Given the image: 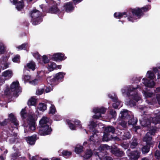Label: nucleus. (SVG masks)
<instances>
[{
    "label": "nucleus",
    "mask_w": 160,
    "mask_h": 160,
    "mask_svg": "<svg viewBox=\"0 0 160 160\" xmlns=\"http://www.w3.org/2000/svg\"><path fill=\"white\" fill-rule=\"evenodd\" d=\"M65 73L60 72L56 73L55 76L47 77V80L48 82L51 85H56L60 82L63 81Z\"/></svg>",
    "instance_id": "nucleus-3"
},
{
    "label": "nucleus",
    "mask_w": 160,
    "mask_h": 160,
    "mask_svg": "<svg viewBox=\"0 0 160 160\" xmlns=\"http://www.w3.org/2000/svg\"><path fill=\"white\" fill-rule=\"evenodd\" d=\"M72 122H73L76 125L80 127L81 126V122L79 120L75 119L74 121H72Z\"/></svg>",
    "instance_id": "nucleus-54"
},
{
    "label": "nucleus",
    "mask_w": 160,
    "mask_h": 160,
    "mask_svg": "<svg viewBox=\"0 0 160 160\" xmlns=\"http://www.w3.org/2000/svg\"><path fill=\"white\" fill-rule=\"evenodd\" d=\"M110 150L111 153L116 156L122 157L124 154L123 151L115 146H112Z\"/></svg>",
    "instance_id": "nucleus-11"
},
{
    "label": "nucleus",
    "mask_w": 160,
    "mask_h": 160,
    "mask_svg": "<svg viewBox=\"0 0 160 160\" xmlns=\"http://www.w3.org/2000/svg\"><path fill=\"white\" fill-rule=\"evenodd\" d=\"M94 153V154L96 156H98L100 158V154L98 152H96L95 150L93 151V152H92V150L90 149H87L86 151L85 154L84 155L83 157L85 159H88L90 158Z\"/></svg>",
    "instance_id": "nucleus-13"
},
{
    "label": "nucleus",
    "mask_w": 160,
    "mask_h": 160,
    "mask_svg": "<svg viewBox=\"0 0 160 160\" xmlns=\"http://www.w3.org/2000/svg\"><path fill=\"white\" fill-rule=\"evenodd\" d=\"M131 115L130 112L126 109H123L121 112L119 117L122 119L127 121L130 118Z\"/></svg>",
    "instance_id": "nucleus-12"
},
{
    "label": "nucleus",
    "mask_w": 160,
    "mask_h": 160,
    "mask_svg": "<svg viewBox=\"0 0 160 160\" xmlns=\"http://www.w3.org/2000/svg\"><path fill=\"white\" fill-rule=\"evenodd\" d=\"M140 128H141V127L140 126H136L135 125V126H132V129L134 131V132L136 133L137 132V130L138 129H140Z\"/></svg>",
    "instance_id": "nucleus-53"
},
{
    "label": "nucleus",
    "mask_w": 160,
    "mask_h": 160,
    "mask_svg": "<svg viewBox=\"0 0 160 160\" xmlns=\"http://www.w3.org/2000/svg\"><path fill=\"white\" fill-rule=\"evenodd\" d=\"M5 47L3 45H0V54H3L5 52Z\"/></svg>",
    "instance_id": "nucleus-52"
},
{
    "label": "nucleus",
    "mask_w": 160,
    "mask_h": 160,
    "mask_svg": "<svg viewBox=\"0 0 160 160\" xmlns=\"http://www.w3.org/2000/svg\"><path fill=\"white\" fill-rule=\"evenodd\" d=\"M28 48H29V46L27 43L22 44V45L18 46L17 47V48L19 50H27Z\"/></svg>",
    "instance_id": "nucleus-35"
},
{
    "label": "nucleus",
    "mask_w": 160,
    "mask_h": 160,
    "mask_svg": "<svg viewBox=\"0 0 160 160\" xmlns=\"http://www.w3.org/2000/svg\"><path fill=\"white\" fill-rule=\"evenodd\" d=\"M20 114L22 118L23 119H25L27 117V113L25 108L22 109L20 112Z\"/></svg>",
    "instance_id": "nucleus-42"
},
{
    "label": "nucleus",
    "mask_w": 160,
    "mask_h": 160,
    "mask_svg": "<svg viewBox=\"0 0 160 160\" xmlns=\"http://www.w3.org/2000/svg\"><path fill=\"white\" fill-rule=\"evenodd\" d=\"M157 130V128L155 127H152L149 130V132L147 133H150V135H154Z\"/></svg>",
    "instance_id": "nucleus-44"
},
{
    "label": "nucleus",
    "mask_w": 160,
    "mask_h": 160,
    "mask_svg": "<svg viewBox=\"0 0 160 160\" xmlns=\"http://www.w3.org/2000/svg\"><path fill=\"white\" fill-rule=\"evenodd\" d=\"M7 119H5L2 122H0V126L2 127L6 125L7 124Z\"/></svg>",
    "instance_id": "nucleus-55"
},
{
    "label": "nucleus",
    "mask_w": 160,
    "mask_h": 160,
    "mask_svg": "<svg viewBox=\"0 0 160 160\" xmlns=\"http://www.w3.org/2000/svg\"><path fill=\"white\" fill-rule=\"evenodd\" d=\"M102 149L104 150L105 149H108L110 148V147L107 145H103L102 146H101Z\"/></svg>",
    "instance_id": "nucleus-57"
},
{
    "label": "nucleus",
    "mask_w": 160,
    "mask_h": 160,
    "mask_svg": "<svg viewBox=\"0 0 160 160\" xmlns=\"http://www.w3.org/2000/svg\"><path fill=\"white\" fill-rule=\"evenodd\" d=\"M140 88L139 85H137L136 88H131L128 89L127 92V95L129 96H131L132 100H130L129 102V104L131 106H133L136 105V102H137L140 100L141 98L138 96L137 92L135 90L138 88Z\"/></svg>",
    "instance_id": "nucleus-2"
},
{
    "label": "nucleus",
    "mask_w": 160,
    "mask_h": 160,
    "mask_svg": "<svg viewBox=\"0 0 160 160\" xmlns=\"http://www.w3.org/2000/svg\"><path fill=\"white\" fill-rule=\"evenodd\" d=\"M157 112L155 113V117H151V120L152 123L155 125L160 123V111H157Z\"/></svg>",
    "instance_id": "nucleus-17"
},
{
    "label": "nucleus",
    "mask_w": 160,
    "mask_h": 160,
    "mask_svg": "<svg viewBox=\"0 0 160 160\" xmlns=\"http://www.w3.org/2000/svg\"><path fill=\"white\" fill-rule=\"evenodd\" d=\"M109 113L112 116V118H114L117 115L116 111L113 109L110 110L109 111Z\"/></svg>",
    "instance_id": "nucleus-45"
},
{
    "label": "nucleus",
    "mask_w": 160,
    "mask_h": 160,
    "mask_svg": "<svg viewBox=\"0 0 160 160\" xmlns=\"http://www.w3.org/2000/svg\"><path fill=\"white\" fill-rule=\"evenodd\" d=\"M8 118L7 119V120H9L14 125L17 126L19 125L18 122V121L16 116L13 113H12L9 114L8 115Z\"/></svg>",
    "instance_id": "nucleus-16"
},
{
    "label": "nucleus",
    "mask_w": 160,
    "mask_h": 160,
    "mask_svg": "<svg viewBox=\"0 0 160 160\" xmlns=\"http://www.w3.org/2000/svg\"><path fill=\"white\" fill-rule=\"evenodd\" d=\"M121 102L119 101L114 102L112 105V107L115 109H117L120 104Z\"/></svg>",
    "instance_id": "nucleus-47"
},
{
    "label": "nucleus",
    "mask_w": 160,
    "mask_h": 160,
    "mask_svg": "<svg viewBox=\"0 0 160 160\" xmlns=\"http://www.w3.org/2000/svg\"><path fill=\"white\" fill-rule=\"evenodd\" d=\"M121 146L125 149H127L128 147V144L122 143L121 144Z\"/></svg>",
    "instance_id": "nucleus-63"
},
{
    "label": "nucleus",
    "mask_w": 160,
    "mask_h": 160,
    "mask_svg": "<svg viewBox=\"0 0 160 160\" xmlns=\"http://www.w3.org/2000/svg\"><path fill=\"white\" fill-rule=\"evenodd\" d=\"M48 118L46 117H43L39 121V123L40 126V127L48 125Z\"/></svg>",
    "instance_id": "nucleus-27"
},
{
    "label": "nucleus",
    "mask_w": 160,
    "mask_h": 160,
    "mask_svg": "<svg viewBox=\"0 0 160 160\" xmlns=\"http://www.w3.org/2000/svg\"><path fill=\"white\" fill-rule=\"evenodd\" d=\"M72 154V152L67 150H64L62 152V156L66 158H68Z\"/></svg>",
    "instance_id": "nucleus-30"
},
{
    "label": "nucleus",
    "mask_w": 160,
    "mask_h": 160,
    "mask_svg": "<svg viewBox=\"0 0 160 160\" xmlns=\"http://www.w3.org/2000/svg\"><path fill=\"white\" fill-rule=\"evenodd\" d=\"M151 146L147 144L146 145L143 146L141 149L142 154H146L147 153L149 152Z\"/></svg>",
    "instance_id": "nucleus-28"
},
{
    "label": "nucleus",
    "mask_w": 160,
    "mask_h": 160,
    "mask_svg": "<svg viewBox=\"0 0 160 160\" xmlns=\"http://www.w3.org/2000/svg\"><path fill=\"white\" fill-rule=\"evenodd\" d=\"M50 125H48L40 127L38 131V133L41 135L45 136L51 134L52 131Z\"/></svg>",
    "instance_id": "nucleus-8"
},
{
    "label": "nucleus",
    "mask_w": 160,
    "mask_h": 160,
    "mask_svg": "<svg viewBox=\"0 0 160 160\" xmlns=\"http://www.w3.org/2000/svg\"><path fill=\"white\" fill-rule=\"evenodd\" d=\"M142 80L143 81V83L147 87L152 88L155 85V83L154 81L149 80L146 78H143Z\"/></svg>",
    "instance_id": "nucleus-18"
},
{
    "label": "nucleus",
    "mask_w": 160,
    "mask_h": 160,
    "mask_svg": "<svg viewBox=\"0 0 160 160\" xmlns=\"http://www.w3.org/2000/svg\"><path fill=\"white\" fill-rule=\"evenodd\" d=\"M56 112V110L55 106L53 105H52L50 108L49 113L53 115Z\"/></svg>",
    "instance_id": "nucleus-41"
},
{
    "label": "nucleus",
    "mask_w": 160,
    "mask_h": 160,
    "mask_svg": "<svg viewBox=\"0 0 160 160\" xmlns=\"http://www.w3.org/2000/svg\"><path fill=\"white\" fill-rule=\"evenodd\" d=\"M132 137V135L129 131H125L123 134L121 136V138L122 140H127L130 139Z\"/></svg>",
    "instance_id": "nucleus-24"
},
{
    "label": "nucleus",
    "mask_w": 160,
    "mask_h": 160,
    "mask_svg": "<svg viewBox=\"0 0 160 160\" xmlns=\"http://www.w3.org/2000/svg\"><path fill=\"white\" fill-rule=\"evenodd\" d=\"M66 58L67 57L63 53L58 52L52 56L51 59L56 62H60L65 60Z\"/></svg>",
    "instance_id": "nucleus-10"
},
{
    "label": "nucleus",
    "mask_w": 160,
    "mask_h": 160,
    "mask_svg": "<svg viewBox=\"0 0 160 160\" xmlns=\"http://www.w3.org/2000/svg\"><path fill=\"white\" fill-rule=\"evenodd\" d=\"M48 12L49 13L54 14H59L61 12L57 5H52L50 7L48 10Z\"/></svg>",
    "instance_id": "nucleus-15"
},
{
    "label": "nucleus",
    "mask_w": 160,
    "mask_h": 160,
    "mask_svg": "<svg viewBox=\"0 0 160 160\" xmlns=\"http://www.w3.org/2000/svg\"><path fill=\"white\" fill-rule=\"evenodd\" d=\"M151 8V6L150 5H148L142 7L141 8L142 11V14L143 16L144 14V12H146L148 11Z\"/></svg>",
    "instance_id": "nucleus-36"
},
{
    "label": "nucleus",
    "mask_w": 160,
    "mask_h": 160,
    "mask_svg": "<svg viewBox=\"0 0 160 160\" xmlns=\"http://www.w3.org/2000/svg\"><path fill=\"white\" fill-rule=\"evenodd\" d=\"M106 110V109L103 107L96 108L93 109V111L95 113H99L101 115V114H104Z\"/></svg>",
    "instance_id": "nucleus-25"
},
{
    "label": "nucleus",
    "mask_w": 160,
    "mask_h": 160,
    "mask_svg": "<svg viewBox=\"0 0 160 160\" xmlns=\"http://www.w3.org/2000/svg\"><path fill=\"white\" fill-rule=\"evenodd\" d=\"M36 100L33 97H31L28 101L27 104L28 106H34L36 104Z\"/></svg>",
    "instance_id": "nucleus-33"
},
{
    "label": "nucleus",
    "mask_w": 160,
    "mask_h": 160,
    "mask_svg": "<svg viewBox=\"0 0 160 160\" xmlns=\"http://www.w3.org/2000/svg\"><path fill=\"white\" fill-rule=\"evenodd\" d=\"M54 118L56 121H59L61 119V117L59 115H55L54 116Z\"/></svg>",
    "instance_id": "nucleus-56"
},
{
    "label": "nucleus",
    "mask_w": 160,
    "mask_h": 160,
    "mask_svg": "<svg viewBox=\"0 0 160 160\" xmlns=\"http://www.w3.org/2000/svg\"><path fill=\"white\" fill-rule=\"evenodd\" d=\"M155 156L158 159L160 158V151L157 150L155 153Z\"/></svg>",
    "instance_id": "nucleus-51"
},
{
    "label": "nucleus",
    "mask_w": 160,
    "mask_h": 160,
    "mask_svg": "<svg viewBox=\"0 0 160 160\" xmlns=\"http://www.w3.org/2000/svg\"><path fill=\"white\" fill-rule=\"evenodd\" d=\"M41 58L42 62L44 64L48 63L49 62V60L46 55H43L42 57H41Z\"/></svg>",
    "instance_id": "nucleus-43"
},
{
    "label": "nucleus",
    "mask_w": 160,
    "mask_h": 160,
    "mask_svg": "<svg viewBox=\"0 0 160 160\" xmlns=\"http://www.w3.org/2000/svg\"><path fill=\"white\" fill-rule=\"evenodd\" d=\"M10 90L12 92H13V96L17 97L18 96V93L21 92V88L19 86L18 81L12 82L11 85Z\"/></svg>",
    "instance_id": "nucleus-7"
},
{
    "label": "nucleus",
    "mask_w": 160,
    "mask_h": 160,
    "mask_svg": "<svg viewBox=\"0 0 160 160\" xmlns=\"http://www.w3.org/2000/svg\"><path fill=\"white\" fill-rule=\"evenodd\" d=\"M36 64L35 62L32 61H30L29 63H27L25 66V68H28L34 71L35 69Z\"/></svg>",
    "instance_id": "nucleus-26"
},
{
    "label": "nucleus",
    "mask_w": 160,
    "mask_h": 160,
    "mask_svg": "<svg viewBox=\"0 0 160 160\" xmlns=\"http://www.w3.org/2000/svg\"><path fill=\"white\" fill-rule=\"evenodd\" d=\"M101 117V114H99V115H98L97 114H95L93 115L92 116V118L94 119H98L99 118H100Z\"/></svg>",
    "instance_id": "nucleus-61"
},
{
    "label": "nucleus",
    "mask_w": 160,
    "mask_h": 160,
    "mask_svg": "<svg viewBox=\"0 0 160 160\" xmlns=\"http://www.w3.org/2000/svg\"><path fill=\"white\" fill-rule=\"evenodd\" d=\"M115 131V128L112 126H108L105 128L104 132L109 134V133L113 134Z\"/></svg>",
    "instance_id": "nucleus-23"
},
{
    "label": "nucleus",
    "mask_w": 160,
    "mask_h": 160,
    "mask_svg": "<svg viewBox=\"0 0 160 160\" xmlns=\"http://www.w3.org/2000/svg\"><path fill=\"white\" fill-rule=\"evenodd\" d=\"M16 138L15 137H12L11 138L9 139V142L11 144H13L16 141Z\"/></svg>",
    "instance_id": "nucleus-60"
},
{
    "label": "nucleus",
    "mask_w": 160,
    "mask_h": 160,
    "mask_svg": "<svg viewBox=\"0 0 160 160\" xmlns=\"http://www.w3.org/2000/svg\"><path fill=\"white\" fill-rule=\"evenodd\" d=\"M145 108L141 107L140 109L141 110V112L142 113V115H145L143 119L140 121L141 124L144 127H149L151 123L152 122L151 120V117L148 115V112L146 111H144Z\"/></svg>",
    "instance_id": "nucleus-5"
},
{
    "label": "nucleus",
    "mask_w": 160,
    "mask_h": 160,
    "mask_svg": "<svg viewBox=\"0 0 160 160\" xmlns=\"http://www.w3.org/2000/svg\"><path fill=\"white\" fill-rule=\"evenodd\" d=\"M152 94L151 93L149 92H146L145 93V95L146 97L150 98L152 96Z\"/></svg>",
    "instance_id": "nucleus-62"
},
{
    "label": "nucleus",
    "mask_w": 160,
    "mask_h": 160,
    "mask_svg": "<svg viewBox=\"0 0 160 160\" xmlns=\"http://www.w3.org/2000/svg\"><path fill=\"white\" fill-rule=\"evenodd\" d=\"M129 125H132V126L137 124L138 122V119L137 118L134 117L133 115H131L130 118L127 120Z\"/></svg>",
    "instance_id": "nucleus-21"
},
{
    "label": "nucleus",
    "mask_w": 160,
    "mask_h": 160,
    "mask_svg": "<svg viewBox=\"0 0 160 160\" xmlns=\"http://www.w3.org/2000/svg\"><path fill=\"white\" fill-rule=\"evenodd\" d=\"M152 137L150 135V133H147L145 137L143 138V140L146 142L148 145L152 146Z\"/></svg>",
    "instance_id": "nucleus-19"
},
{
    "label": "nucleus",
    "mask_w": 160,
    "mask_h": 160,
    "mask_svg": "<svg viewBox=\"0 0 160 160\" xmlns=\"http://www.w3.org/2000/svg\"><path fill=\"white\" fill-rule=\"evenodd\" d=\"M30 79V77L28 75H25L23 77V79L25 81H28Z\"/></svg>",
    "instance_id": "nucleus-59"
},
{
    "label": "nucleus",
    "mask_w": 160,
    "mask_h": 160,
    "mask_svg": "<svg viewBox=\"0 0 160 160\" xmlns=\"http://www.w3.org/2000/svg\"><path fill=\"white\" fill-rule=\"evenodd\" d=\"M37 135H34L30 137H28L26 138V140L28 143L31 145H33L35 144L36 139Z\"/></svg>",
    "instance_id": "nucleus-20"
},
{
    "label": "nucleus",
    "mask_w": 160,
    "mask_h": 160,
    "mask_svg": "<svg viewBox=\"0 0 160 160\" xmlns=\"http://www.w3.org/2000/svg\"><path fill=\"white\" fill-rule=\"evenodd\" d=\"M63 7L64 9L67 12H72L74 8L73 3L72 2H69L65 3L63 6Z\"/></svg>",
    "instance_id": "nucleus-14"
},
{
    "label": "nucleus",
    "mask_w": 160,
    "mask_h": 160,
    "mask_svg": "<svg viewBox=\"0 0 160 160\" xmlns=\"http://www.w3.org/2000/svg\"><path fill=\"white\" fill-rule=\"evenodd\" d=\"M56 64L54 62H52L50 64H48V69L49 71L51 72L56 68Z\"/></svg>",
    "instance_id": "nucleus-29"
},
{
    "label": "nucleus",
    "mask_w": 160,
    "mask_h": 160,
    "mask_svg": "<svg viewBox=\"0 0 160 160\" xmlns=\"http://www.w3.org/2000/svg\"><path fill=\"white\" fill-rule=\"evenodd\" d=\"M84 148L82 146H77L75 148V152L77 154H79L83 151Z\"/></svg>",
    "instance_id": "nucleus-31"
},
{
    "label": "nucleus",
    "mask_w": 160,
    "mask_h": 160,
    "mask_svg": "<svg viewBox=\"0 0 160 160\" xmlns=\"http://www.w3.org/2000/svg\"><path fill=\"white\" fill-rule=\"evenodd\" d=\"M12 72L11 71L9 70H7L5 71L3 73V76L4 77H6L7 76H9L10 75H11Z\"/></svg>",
    "instance_id": "nucleus-49"
},
{
    "label": "nucleus",
    "mask_w": 160,
    "mask_h": 160,
    "mask_svg": "<svg viewBox=\"0 0 160 160\" xmlns=\"http://www.w3.org/2000/svg\"><path fill=\"white\" fill-rule=\"evenodd\" d=\"M38 109L41 111H43L47 109V105L44 103H40L38 106Z\"/></svg>",
    "instance_id": "nucleus-38"
},
{
    "label": "nucleus",
    "mask_w": 160,
    "mask_h": 160,
    "mask_svg": "<svg viewBox=\"0 0 160 160\" xmlns=\"http://www.w3.org/2000/svg\"><path fill=\"white\" fill-rule=\"evenodd\" d=\"M97 124L95 122H94L93 121H92L91 122L90 124L89 127V128L91 130L92 129V130L94 129L92 132L94 133V134H95L97 132H97V130L95 129V128Z\"/></svg>",
    "instance_id": "nucleus-32"
},
{
    "label": "nucleus",
    "mask_w": 160,
    "mask_h": 160,
    "mask_svg": "<svg viewBox=\"0 0 160 160\" xmlns=\"http://www.w3.org/2000/svg\"><path fill=\"white\" fill-rule=\"evenodd\" d=\"M16 5L17 9L18 11H21L24 7V2L23 1H19Z\"/></svg>",
    "instance_id": "nucleus-34"
},
{
    "label": "nucleus",
    "mask_w": 160,
    "mask_h": 160,
    "mask_svg": "<svg viewBox=\"0 0 160 160\" xmlns=\"http://www.w3.org/2000/svg\"><path fill=\"white\" fill-rule=\"evenodd\" d=\"M130 148L132 149L136 148L138 145V139L134 137H133L131 142H130Z\"/></svg>",
    "instance_id": "nucleus-22"
},
{
    "label": "nucleus",
    "mask_w": 160,
    "mask_h": 160,
    "mask_svg": "<svg viewBox=\"0 0 160 160\" xmlns=\"http://www.w3.org/2000/svg\"><path fill=\"white\" fill-rule=\"evenodd\" d=\"M20 59V56L18 55H17L12 58V60L14 62H17Z\"/></svg>",
    "instance_id": "nucleus-50"
},
{
    "label": "nucleus",
    "mask_w": 160,
    "mask_h": 160,
    "mask_svg": "<svg viewBox=\"0 0 160 160\" xmlns=\"http://www.w3.org/2000/svg\"><path fill=\"white\" fill-rule=\"evenodd\" d=\"M127 121H122L120 123V125L123 127V128H126L127 126Z\"/></svg>",
    "instance_id": "nucleus-58"
},
{
    "label": "nucleus",
    "mask_w": 160,
    "mask_h": 160,
    "mask_svg": "<svg viewBox=\"0 0 160 160\" xmlns=\"http://www.w3.org/2000/svg\"><path fill=\"white\" fill-rule=\"evenodd\" d=\"M126 153L131 160H137L140 156V152L138 150L132 151L130 149L127 150Z\"/></svg>",
    "instance_id": "nucleus-9"
},
{
    "label": "nucleus",
    "mask_w": 160,
    "mask_h": 160,
    "mask_svg": "<svg viewBox=\"0 0 160 160\" xmlns=\"http://www.w3.org/2000/svg\"><path fill=\"white\" fill-rule=\"evenodd\" d=\"M103 160H112V159L110 156H106L104 158Z\"/></svg>",
    "instance_id": "nucleus-64"
},
{
    "label": "nucleus",
    "mask_w": 160,
    "mask_h": 160,
    "mask_svg": "<svg viewBox=\"0 0 160 160\" xmlns=\"http://www.w3.org/2000/svg\"><path fill=\"white\" fill-rule=\"evenodd\" d=\"M147 77L151 80H153L155 77V75L154 73L151 71H148L147 72Z\"/></svg>",
    "instance_id": "nucleus-39"
},
{
    "label": "nucleus",
    "mask_w": 160,
    "mask_h": 160,
    "mask_svg": "<svg viewBox=\"0 0 160 160\" xmlns=\"http://www.w3.org/2000/svg\"><path fill=\"white\" fill-rule=\"evenodd\" d=\"M66 122L71 129L72 130H75V126L74 124L71 122V121L70 120L67 119L66 120Z\"/></svg>",
    "instance_id": "nucleus-37"
},
{
    "label": "nucleus",
    "mask_w": 160,
    "mask_h": 160,
    "mask_svg": "<svg viewBox=\"0 0 160 160\" xmlns=\"http://www.w3.org/2000/svg\"><path fill=\"white\" fill-rule=\"evenodd\" d=\"M29 14L32 18V22L33 25H36L39 24L42 21V13L39 11L33 9L30 11Z\"/></svg>",
    "instance_id": "nucleus-4"
},
{
    "label": "nucleus",
    "mask_w": 160,
    "mask_h": 160,
    "mask_svg": "<svg viewBox=\"0 0 160 160\" xmlns=\"http://www.w3.org/2000/svg\"><path fill=\"white\" fill-rule=\"evenodd\" d=\"M27 123V125L25 123L24 124L25 127L24 132L25 133L34 131L36 128V122L34 118H32L28 119Z\"/></svg>",
    "instance_id": "nucleus-6"
},
{
    "label": "nucleus",
    "mask_w": 160,
    "mask_h": 160,
    "mask_svg": "<svg viewBox=\"0 0 160 160\" xmlns=\"http://www.w3.org/2000/svg\"><path fill=\"white\" fill-rule=\"evenodd\" d=\"M141 10L139 8H131L126 12H116L114 13V16L116 18L118 19L128 17V21L133 22L137 20V18L136 17L140 18L142 16Z\"/></svg>",
    "instance_id": "nucleus-1"
},
{
    "label": "nucleus",
    "mask_w": 160,
    "mask_h": 160,
    "mask_svg": "<svg viewBox=\"0 0 160 160\" xmlns=\"http://www.w3.org/2000/svg\"><path fill=\"white\" fill-rule=\"evenodd\" d=\"M33 56L38 60L40 61L42 57L38 52L34 53Z\"/></svg>",
    "instance_id": "nucleus-48"
},
{
    "label": "nucleus",
    "mask_w": 160,
    "mask_h": 160,
    "mask_svg": "<svg viewBox=\"0 0 160 160\" xmlns=\"http://www.w3.org/2000/svg\"><path fill=\"white\" fill-rule=\"evenodd\" d=\"M109 135V134L104 132V134L102 138V140L103 141H108L109 140V138L108 137Z\"/></svg>",
    "instance_id": "nucleus-46"
},
{
    "label": "nucleus",
    "mask_w": 160,
    "mask_h": 160,
    "mask_svg": "<svg viewBox=\"0 0 160 160\" xmlns=\"http://www.w3.org/2000/svg\"><path fill=\"white\" fill-rule=\"evenodd\" d=\"M20 155V152L19 150L18 149V150H17L15 152L12 153L11 155V157L12 158L16 159H17Z\"/></svg>",
    "instance_id": "nucleus-40"
}]
</instances>
